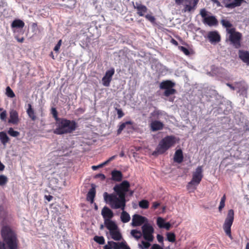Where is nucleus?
Here are the masks:
<instances>
[{"label":"nucleus","mask_w":249,"mask_h":249,"mask_svg":"<svg viewBox=\"0 0 249 249\" xmlns=\"http://www.w3.org/2000/svg\"><path fill=\"white\" fill-rule=\"evenodd\" d=\"M12 216L8 213L4 216H0V222L2 226L1 236L3 242L0 241V249H18L19 241L17 234L12 228L7 225L11 223Z\"/></svg>","instance_id":"f257e3e1"},{"label":"nucleus","mask_w":249,"mask_h":249,"mask_svg":"<svg viewBox=\"0 0 249 249\" xmlns=\"http://www.w3.org/2000/svg\"><path fill=\"white\" fill-rule=\"evenodd\" d=\"M56 128L53 133L57 135H62L73 132L77 127L76 122L65 118H61L55 123Z\"/></svg>","instance_id":"f03ea898"},{"label":"nucleus","mask_w":249,"mask_h":249,"mask_svg":"<svg viewBox=\"0 0 249 249\" xmlns=\"http://www.w3.org/2000/svg\"><path fill=\"white\" fill-rule=\"evenodd\" d=\"M105 201L108 204L112 209L124 210L126 206L125 197L118 196L116 194H108L105 192L103 194Z\"/></svg>","instance_id":"7ed1b4c3"},{"label":"nucleus","mask_w":249,"mask_h":249,"mask_svg":"<svg viewBox=\"0 0 249 249\" xmlns=\"http://www.w3.org/2000/svg\"><path fill=\"white\" fill-rule=\"evenodd\" d=\"M175 139L173 136H167L163 138L159 142L153 155L163 154L175 143Z\"/></svg>","instance_id":"20e7f679"},{"label":"nucleus","mask_w":249,"mask_h":249,"mask_svg":"<svg viewBox=\"0 0 249 249\" xmlns=\"http://www.w3.org/2000/svg\"><path fill=\"white\" fill-rule=\"evenodd\" d=\"M203 177L202 166H198L193 173L192 180L188 183L187 189L188 190H195L196 186L201 182Z\"/></svg>","instance_id":"39448f33"},{"label":"nucleus","mask_w":249,"mask_h":249,"mask_svg":"<svg viewBox=\"0 0 249 249\" xmlns=\"http://www.w3.org/2000/svg\"><path fill=\"white\" fill-rule=\"evenodd\" d=\"M227 34H229L227 40L230 41V44L236 49L240 48L241 47L242 34L236 31L235 28L228 30Z\"/></svg>","instance_id":"423d86ee"},{"label":"nucleus","mask_w":249,"mask_h":249,"mask_svg":"<svg viewBox=\"0 0 249 249\" xmlns=\"http://www.w3.org/2000/svg\"><path fill=\"white\" fill-rule=\"evenodd\" d=\"M234 211L232 209L229 210L227 217L225 220L223 228L226 234L231 238L232 239L231 233V227L234 220Z\"/></svg>","instance_id":"0eeeda50"},{"label":"nucleus","mask_w":249,"mask_h":249,"mask_svg":"<svg viewBox=\"0 0 249 249\" xmlns=\"http://www.w3.org/2000/svg\"><path fill=\"white\" fill-rule=\"evenodd\" d=\"M209 12L205 9H201L200 11V15L202 18L203 23L209 26H217L218 21L215 17L208 15Z\"/></svg>","instance_id":"6e6552de"},{"label":"nucleus","mask_w":249,"mask_h":249,"mask_svg":"<svg viewBox=\"0 0 249 249\" xmlns=\"http://www.w3.org/2000/svg\"><path fill=\"white\" fill-rule=\"evenodd\" d=\"M130 185L127 180H124L119 184H116L113 187V190L118 196L126 197V193L129 191Z\"/></svg>","instance_id":"1a4fd4ad"},{"label":"nucleus","mask_w":249,"mask_h":249,"mask_svg":"<svg viewBox=\"0 0 249 249\" xmlns=\"http://www.w3.org/2000/svg\"><path fill=\"white\" fill-rule=\"evenodd\" d=\"M143 236L145 240L151 242L153 240L152 233L154 232L153 228L147 224H144L142 227Z\"/></svg>","instance_id":"9d476101"},{"label":"nucleus","mask_w":249,"mask_h":249,"mask_svg":"<svg viewBox=\"0 0 249 249\" xmlns=\"http://www.w3.org/2000/svg\"><path fill=\"white\" fill-rule=\"evenodd\" d=\"M145 222H147V219L146 217L135 214L133 216L131 225L133 227H137Z\"/></svg>","instance_id":"9b49d317"},{"label":"nucleus","mask_w":249,"mask_h":249,"mask_svg":"<svg viewBox=\"0 0 249 249\" xmlns=\"http://www.w3.org/2000/svg\"><path fill=\"white\" fill-rule=\"evenodd\" d=\"M115 70L113 68H111L107 70L105 73V75L102 78L103 85L106 87H108L110 85V83L112 80V77L114 75Z\"/></svg>","instance_id":"f8f14e48"},{"label":"nucleus","mask_w":249,"mask_h":249,"mask_svg":"<svg viewBox=\"0 0 249 249\" xmlns=\"http://www.w3.org/2000/svg\"><path fill=\"white\" fill-rule=\"evenodd\" d=\"M133 7L137 10V14L140 17L144 16L145 13L147 12V7L139 2H136L135 4L133 3Z\"/></svg>","instance_id":"ddd939ff"},{"label":"nucleus","mask_w":249,"mask_h":249,"mask_svg":"<svg viewBox=\"0 0 249 249\" xmlns=\"http://www.w3.org/2000/svg\"><path fill=\"white\" fill-rule=\"evenodd\" d=\"M207 37L211 43H218L221 39L220 36L216 31L209 32Z\"/></svg>","instance_id":"4468645a"},{"label":"nucleus","mask_w":249,"mask_h":249,"mask_svg":"<svg viewBox=\"0 0 249 249\" xmlns=\"http://www.w3.org/2000/svg\"><path fill=\"white\" fill-rule=\"evenodd\" d=\"M185 1L188 4L184 5L183 11L186 12L194 10L198 3V0H185Z\"/></svg>","instance_id":"2eb2a0df"},{"label":"nucleus","mask_w":249,"mask_h":249,"mask_svg":"<svg viewBox=\"0 0 249 249\" xmlns=\"http://www.w3.org/2000/svg\"><path fill=\"white\" fill-rule=\"evenodd\" d=\"M101 214L104 221L107 219H111L114 216L113 211L107 206H105L102 210Z\"/></svg>","instance_id":"dca6fc26"},{"label":"nucleus","mask_w":249,"mask_h":249,"mask_svg":"<svg viewBox=\"0 0 249 249\" xmlns=\"http://www.w3.org/2000/svg\"><path fill=\"white\" fill-rule=\"evenodd\" d=\"M19 121V119L18 112L16 110H11L10 112V118L8 123L13 124H17Z\"/></svg>","instance_id":"f3484780"},{"label":"nucleus","mask_w":249,"mask_h":249,"mask_svg":"<svg viewBox=\"0 0 249 249\" xmlns=\"http://www.w3.org/2000/svg\"><path fill=\"white\" fill-rule=\"evenodd\" d=\"M164 124L157 120L152 121L150 124V127L151 131L154 132L161 130L163 128Z\"/></svg>","instance_id":"a211bd4d"},{"label":"nucleus","mask_w":249,"mask_h":249,"mask_svg":"<svg viewBox=\"0 0 249 249\" xmlns=\"http://www.w3.org/2000/svg\"><path fill=\"white\" fill-rule=\"evenodd\" d=\"M234 84L235 87L233 86L230 83H227L226 85L232 90H235L236 88L238 89L239 91H244L247 90V88L246 87L244 83L242 82H235Z\"/></svg>","instance_id":"6ab92c4d"},{"label":"nucleus","mask_w":249,"mask_h":249,"mask_svg":"<svg viewBox=\"0 0 249 249\" xmlns=\"http://www.w3.org/2000/svg\"><path fill=\"white\" fill-rule=\"evenodd\" d=\"M111 179L115 181L119 182L123 179V174L120 171L114 170L111 173Z\"/></svg>","instance_id":"aec40b11"},{"label":"nucleus","mask_w":249,"mask_h":249,"mask_svg":"<svg viewBox=\"0 0 249 249\" xmlns=\"http://www.w3.org/2000/svg\"><path fill=\"white\" fill-rule=\"evenodd\" d=\"M104 224L106 227L109 231L110 232L112 231L117 230L118 229V226L111 219L105 220Z\"/></svg>","instance_id":"412c9836"},{"label":"nucleus","mask_w":249,"mask_h":249,"mask_svg":"<svg viewBox=\"0 0 249 249\" xmlns=\"http://www.w3.org/2000/svg\"><path fill=\"white\" fill-rule=\"evenodd\" d=\"M175 84L170 80H166L161 82L160 85V89H167L174 87Z\"/></svg>","instance_id":"4be33fe9"},{"label":"nucleus","mask_w":249,"mask_h":249,"mask_svg":"<svg viewBox=\"0 0 249 249\" xmlns=\"http://www.w3.org/2000/svg\"><path fill=\"white\" fill-rule=\"evenodd\" d=\"M244 0H234L231 3H228L224 1V4L225 7L227 8L232 9L235 7L239 6L241 5Z\"/></svg>","instance_id":"5701e85b"},{"label":"nucleus","mask_w":249,"mask_h":249,"mask_svg":"<svg viewBox=\"0 0 249 249\" xmlns=\"http://www.w3.org/2000/svg\"><path fill=\"white\" fill-rule=\"evenodd\" d=\"M239 58L245 63L249 65V52L245 51H239Z\"/></svg>","instance_id":"b1692460"},{"label":"nucleus","mask_w":249,"mask_h":249,"mask_svg":"<svg viewBox=\"0 0 249 249\" xmlns=\"http://www.w3.org/2000/svg\"><path fill=\"white\" fill-rule=\"evenodd\" d=\"M174 160L175 162L180 163L182 162L183 160V156L182 151L181 149L177 150L174 155Z\"/></svg>","instance_id":"393cba45"},{"label":"nucleus","mask_w":249,"mask_h":249,"mask_svg":"<svg viewBox=\"0 0 249 249\" xmlns=\"http://www.w3.org/2000/svg\"><path fill=\"white\" fill-rule=\"evenodd\" d=\"M96 195L95 189L93 187L91 188L88 192L87 195V200L89 201L90 203H93L94 202V197Z\"/></svg>","instance_id":"a878e982"},{"label":"nucleus","mask_w":249,"mask_h":249,"mask_svg":"<svg viewBox=\"0 0 249 249\" xmlns=\"http://www.w3.org/2000/svg\"><path fill=\"white\" fill-rule=\"evenodd\" d=\"M28 108L26 110L27 113L29 116V118L32 121H35L36 119V115L35 112L33 108H32V105L31 104H29L28 105Z\"/></svg>","instance_id":"bb28decb"},{"label":"nucleus","mask_w":249,"mask_h":249,"mask_svg":"<svg viewBox=\"0 0 249 249\" xmlns=\"http://www.w3.org/2000/svg\"><path fill=\"white\" fill-rule=\"evenodd\" d=\"M24 22L20 19H15L11 24V27L12 28H19L22 29L24 27Z\"/></svg>","instance_id":"cd10ccee"},{"label":"nucleus","mask_w":249,"mask_h":249,"mask_svg":"<svg viewBox=\"0 0 249 249\" xmlns=\"http://www.w3.org/2000/svg\"><path fill=\"white\" fill-rule=\"evenodd\" d=\"M110 234L112 239L116 241H119L122 238V235L120 232L115 230L110 232Z\"/></svg>","instance_id":"c85d7f7f"},{"label":"nucleus","mask_w":249,"mask_h":249,"mask_svg":"<svg viewBox=\"0 0 249 249\" xmlns=\"http://www.w3.org/2000/svg\"><path fill=\"white\" fill-rule=\"evenodd\" d=\"M220 23L223 27L226 28V32L228 33V30H231L232 28V24L231 22L225 19H222L220 21Z\"/></svg>","instance_id":"c756f323"},{"label":"nucleus","mask_w":249,"mask_h":249,"mask_svg":"<svg viewBox=\"0 0 249 249\" xmlns=\"http://www.w3.org/2000/svg\"><path fill=\"white\" fill-rule=\"evenodd\" d=\"M123 212L121 214V219L123 223H127L130 220V216L129 214L124 210H122Z\"/></svg>","instance_id":"7c9ffc66"},{"label":"nucleus","mask_w":249,"mask_h":249,"mask_svg":"<svg viewBox=\"0 0 249 249\" xmlns=\"http://www.w3.org/2000/svg\"><path fill=\"white\" fill-rule=\"evenodd\" d=\"M108 244L111 246L113 249H121L124 246V243H116L113 241H108Z\"/></svg>","instance_id":"2f4dec72"},{"label":"nucleus","mask_w":249,"mask_h":249,"mask_svg":"<svg viewBox=\"0 0 249 249\" xmlns=\"http://www.w3.org/2000/svg\"><path fill=\"white\" fill-rule=\"evenodd\" d=\"M0 140L1 142L4 144L8 142L9 141V137L7 136L6 133L3 131L0 132Z\"/></svg>","instance_id":"473e14b6"},{"label":"nucleus","mask_w":249,"mask_h":249,"mask_svg":"<svg viewBox=\"0 0 249 249\" xmlns=\"http://www.w3.org/2000/svg\"><path fill=\"white\" fill-rule=\"evenodd\" d=\"M139 205L140 208L142 209H146L148 208L149 203L147 200L143 199L139 202Z\"/></svg>","instance_id":"72a5a7b5"},{"label":"nucleus","mask_w":249,"mask_h":249,"mask_svg":"<svg viewBox=\"0 0 249 249\" xmlns=\"http://www.w3.org/2000/svg\"><path fill=\"white\" fill-rule=\"evenodd\" d=\"M176 92V90L173 88L165 89L163 95L166 97H169L171 95H173L175 94Z\"/></svg>","instance_id":"f704fd0d"},{"label":"nucleus","mask_w":249,"mask_h":249,"mask_svg":"<svg viewBox=\"0 0 249 249\" xmlns=\"http://www.w3.org/2000/svg\"><path fill=\"white\" fill-rule=\"evenodd\" d=\"M133 123L131 121H126L125 123H122L120 126L117 130L118 134H120L122 130L125 127L126 124H132Z\"/></svg>","instance_id":"c9c22d12"},{"label":"nucleus","mask_w":249,"mask_h":249,"mask_svg":"<svg viewBox=\"0 0 249 249\" xmlns=\"http://www.w3.org/2000/svg\"><path fill=\"white\" fill-rule=\"evenodd\" d=\"M8 134L12 137H17L20 134L19 132L17 131H15L12 127L9 128L8 130Z\"/></svg>","instance_id":"e433bc0d"},{"label":"nucleus","mask_w":249,"mask_h":249,"mask_svg":"<svg viewBox=\"0 0 249 249\" xmlns=\"http://www.w3.org/2000/svg\"><path fill=\"white\" fill-rule=\"evenodd\" d=\"M6 95L10 98H14L15 94L10 87L8 86L6 88Z\"/></svg>","instance_id":"4c0bfd02"},{"label":"nucleus","mask_w":249,"mask_h":249,"mask_svg":"<svg viewBox=\"0 0 249 249\" xmlns=\"http://www.w3.org/2000/svg\"><path fill=\"white\" fill-rule=\"evenodd\" d=\"M132 235L137 239H140L142 236V233L140 231L136 230H133L131 231Z\"/></svg>","instance_id":"58836bf2"},{"label":"nucleus","mask_w":249,"mask_h":249,"mask_svg":"<svg viewBox=\"0 0 249 249\" xmlns=\"http://www.w3.org/2000/svg\"><path fill=\"white\" fill-rule=\"evenodd\" d=\"M167 240L170 242H174L176 241V235L174 233L168 232L167 233Z\"/></svg>","instance_id":"ea45409f"},{"label":"nucleus","mask_w":249,"mask_h":249,"mask_svg":"<svg viewBox=\"0 0 249 249\" xmlns=\"http://www.w3.org/2000/svg\"><path fill=\"white\" fill-rule=\"evenodd\" d=\"M94 240L100 245L105 244V239L103 236H95L94 237Z\"/></svg>","instance_id":"a19ab883"},{"label":"nucleus","mask_w":249,"mask_h":249,"mask_svg":"<svg viewBox=\"0 0 249 249\" xmlns=\"http://www.w3.org/2000/svg\"><path fill=\"white\" fill-rule=\"evenodd\" d=\"M226 195H224L222 197L220 204L218 207L219 211L220 212L222 210V209L225 207V203L226 201Z\"/></svg>","instance_id":"79ce46f5"},{"label":"nucleus","mask_w":249,"mask_h":249,"mask_svg":"<svg viewBox=\"0 0 249 249\" xmlns=\"http://www.w3.org/2000/svg\"><path fill=\"white\" fill-rule=\"evenodd\" d=\"M51 113L53 116V117L54 118L55 120L56 121V122L59 121V119H60V118L58 117V112L56 110V108L54 107H52L51 109Z\"/></svg>","instance_id":"37998d69"},{"label":"nucleus","mask_w":249,"mask_h":249,"mask_svg":"<svg viewBox=\"0 0 249 249\" xmlns=\"http://www.w3.org/2000/svg\"><path fill=\"white\" fill-rule=\"evenodd\" d=\"M8 178L4 175H0V186H4L8 182Z\"/></svg>","instance_id":"c03bdc74"},{"label":"nucleus","mask_w":249,"mask_h":249,"mask_svg":"<svg viewBox=\"0 0 249 249\" xmlns=\"http://www.w3.org/2000/svg\"><path fill=\"white\" fill-rule=\"evenodd\" d=\"M145 18L149 21L151 23L154 24L156 22V18H155L152 16V14H147L144 15Z\"/></svg>","instance_id":"a18cd8bd"},{"label":"nucleus","mask_w":249,"mask_h":249,"mask_svg":"<svg viewBox=\"0 0 249 249\" xmlns=\"http://www.w3.org/2000/svg\"><path fill=\"white\" fill-rule=\"evenodd\" d=\"M157 225L160 228L164 227V224L165 223L164 219L161 217H158L157 221Z\"/></svg>","instance_id":"49530a36"},{"label":"nucleus","mask_w":249,"mask_h":249,"mask_svg":"<svg viewBox=\"0 0 249 249\" xmlns=\"http://www.w3.org/2000/svg\"><path fill=\"white\" fill-rule=\"evenodd\" d=\"M142 246L141 245H139V246H140V248L142 249H147L150 246V244L149 242H145L144 241H142Z\"/></svg>","instance_id":"de8ad7c7"},{"label":"nucleus","mask_w":249,"mask_h":249,"mask_svg":"<svg viewBox=\"0 0 249 249\" xmlns=\"http://www.w3.org/2000/svg\"><path fill=\"white\" fill-rule=\"evenodd\" d=\"M179 49L182 51L185 54L188 55L190 54V52L189 50L183 46H179Z\"/></svg>","instance_id":"09e8293b"},{"label":"nucleus","mask_w":249,"mask_h":249,"mask_svg":"<svg viewBox=\"0 0 249 249\" xmlns=\"http://www.w3.org/2000/svg\"><path fill=\"white\" fill-rule=\"evenodd\" d=\"M161 115V112L159 110H155L153 112L151 113V115L152 116L155 117L157 118H158L159 116Z\"/></svg>","instance_id":"8fccbe9b"},{"label":"nucleus","mask_w":249,"mask_h":249,"mask_svg":"<svg viewBox=\"0 0 249 249\" xmlns=\"http://www.w3.org/2000/svg\"><path fill=\"white\" fill-rule=\"evenodd\" d=\"M62 44V40L61 39H60L57 44L55 45V46L54 47V49H53V50L56 52H58L60 48V46Z\"/></svg>","instance_id":"3c124183"},{"label":"nucleus","mask_w":249,"mask_h":249,"mask_svg":"<svg viewBox=\"0 0 249 249\" xmlns=\"http://www.w3.org/2000/svg\"><path fill=\"white\" fill-rule=\"evenodd\" d=\"M8 213L5 210L4 207L2 205L0 206V216H4L5 213Z\"/></svg>","instance_id":"603ef678"},{"label":"nucleus","mask_w":249,"mask_h":249,"mask_svg":"<svg viewBox=\"0 0 249 249\" xmlns=\"http://www.w3.org/2000/svg\"><path fill=\"white\" fill-rule=\"evenodd\" d=\"M6 111L5 110L2 112L0 114V118L2 121H5L6 119Z\"/></svg>","instance_id":"864d4df0"},{"label":"nucleus","mask_w":249,"mask_h":249,"mask_svg":"<svg viewBox=\"0 0 249 249\" xmlns=\"http://www.w3.org/2000/svg\"><path fill=\"white\" fill-rule=\"evenodd\" d=\"M117 114H118V117L119 118H121L124 115V113H123V111L121 109H117Z\"/></svg>","instance_id":"5fc2aeb1"},{"label":"nucleus","mask_w":249,"mask_h":249,"mask_svg":"<svg viewBox=\"0 0 249 249\" xmlns=\"http://www.w3.org/2000/svg\"><path fill=\"white\" fill-rule=\"evenodd\" d=\"M157 238L159 242L160 243H163V237L161 235L158 234L157 236Z\"/></svg>","instance_id":"6e6d98bb"},{"label":"nucleus","mask_w":249,"mask_h":249,"mask_svg":"<svg viewBox=\"0 0 249 249\" xmlns=\"http://www.w3.org/2000/svg\"><path fill=\"white\" fill-rule=\"evenodd\" d=\"M96 178H100L101 180H104L106 178V176L103 174H98L96 175Z\"/></svg>","instance_id":"4d7b16f0"},{"label":"nucleus","mask_w":249,"mask_h":249,"mask_svg":"<svg viewBox=\"0 0 249 249\" xmlns=\"http://www.w3.org/2000/svg\"><path fill=\"white\" fill-rule=\"evenodd\" d=\"M160 205V203L158 202H154L153 203L152 207V208L155 210L158 208V207Z\"/></svg>","instance_id":"13d9d810"},{"label":"nucleus","mask_w":249,"mask_h":249,"mask_svg":"<svg viewBox=\"0 0 249 249\" xmlns=\"http://www.w3.org/2000/svg\"><path fill=\"white\" fill-rule=\"evenodd\" d=\"M151 249H163L162 247H161L160 245H159L158 244H154L152 246Z\"/></svg>","instance_id":"bf43d9fd"},{"label":"nucleus","mask_w":249,"mask_h":249,"mask_svg":"<svg viewBox=\"0 0 249 249\" xmlns=\"http://www.w3.org/2000/svg\"><path fill=\"white\" fill-rule=\"evenodd\" d=\"M170 226L171 225L169 223H164L163 228H165L166 230H169L170 228Z\"/></svg>","instance_id":"052dcab7"},{"label":"nucleus","mask_w":249,"mask_h":249,"mask_svg":"<svg viewBox=\"0 0 249 249\" xmlns=\"http://www.w3.org/2000/svg\"><path fill=\"white\" fill-rule=\"evenodd\" d=\"M45 198L48 201H50L52 200L53 196L50 195L45 196Z\"/></svg>","instance_id":"680f3d73"},{"label":"nucleus","mask_w":249,"mask_h":249,"mask_svg":"<svg viewBox=\"0 0 249 249\" xmlns=\"http://www.w3.org/2000/svg\"><path fill=\"white\" fill-rule=\"evenodd\" d=\"M171 43L173 44L174 45L177 46L178 45V42L177 41H176L175 39L172 38L171 41Z\"/></svg>","instance_id":"e2e57ef3"},{"label":"nucleus","mask_w":249,"mask_h":249,"mask_svg":"<svg viewBox=\"0 0 249 249\" xmlns=\"http://www.w3.org/2000/svg\"><path fill=\"white\" fill-rule=\"evenodd\" d=\"M214 3H215L217 7L221 6V3L218 0H214Z\"/></svg>","instance_id":"0e129e2a"},{"label":"nucleus","mask_w":249,"mask_h":249,"mask_svg":"<svg viewBox=\"0 0 249 249\" xmlns=\"http://www.w3.org/2000/svg\"><path fill=\"white\" fill-rule=\"evenodd\" d=\"M116 157H117V155H114V156L111 157L110 158H109L108 159V161L110 162L111 161H112L113 160H114L116 158Z\"/></svg>","instance_id":"69168bd1"},{"label":"nucleus","mask_w":249,"mask_h":249,"mask_svg":"<svg viewBox=\"0 0 249 249\" xmlns=\"http://www.w3.org/2000/svg\"><path fill=\"white\" fill-rule=\"evenodd\" d=\"M4 167H5L4 165L0 161V171H3L4 169Z\"/></svg>","instance_id":"338daca9"},{"label":"nucleus","mask_w":249,"mask_h":249,"mask_svg":"<svg viewBox=\"0 0 249 249\" xmlns=\"http://www.w3.org/2000/svg\"><path fill=\"white\" fill-rule=\"evenodd\" d=\"M103 249H112L111 246H110L107 244V245H106L104 247Z\"/></svg>","instance_id":"774afa93"}]
</instances>
